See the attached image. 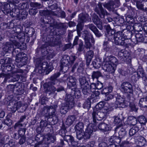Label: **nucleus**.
I'll use <instances>...</instances> for the list:
<instances>
[{"instance_id": "nucleus-1", "label": "nucleus", "mask_w": 147, "mask_h": 147, "mask_svg": "<svg viewBox=\"0 0 147 147\" xmlns=\"http://www.w3.org/2000/svg\"><path fill=\"white\" fill-rule=\"evenodd\" d=\"M113 109L107 102H100L93 109L92 113L93 122L89 124L85 132L86 138L89 139L93 131H95L96 123L101 120Z\"/></svg>"}, {"instance_id": "nucleus-2", "label": "nucleus", "mask_w": 147, "mask_h": 147, "mask_svg": "<svg viewBox=\"0 0 147 147\" xmlns=\"http://www.w3.org/2000/svg\"><path fill=\"white\" fill-rule=\"evenodd\" d=\"M104 62L105 63L102 68L105 72L108 73H113L115 71L117 65L118 63L116 58L111 55H109V53L107 52L103 57Z\"/></svg>"}, {"instance_id": "nucleus-3", "label": "nucleus", "mask_w": 147, "mask_h": 147, "mask_svg": "<svg viewBox=\"0 0 147 147\" xmlns=\"http://www.w3.org/2000/svg\"><path fill=\"white\" fill-rule=\"evenodd\" d=\"M14 49L11 52L13 55H16V62L17 63V66L20 67L25 65L27 61L26 55L23 52L19 53L20 49H22L20 44L15 40L13 41Z\"/></svg>"}, {"instance_id": "nucleus-4", "label": "nucleus", "mask_w": 147, "mask_h": 147, "mask_svg": "<svg viewBox=\"0 0 147 147\" xmlns=\"http://www.w3.org/2000/svg\"><path fill=\"white\" fill-rule=\"evenodd\" d=\"M57 105L45 107L42 112V114L45 117L52 118V124L56 123L58 121V116L56 112V109L57 108Z\"/></svg>"}, {"instance_id": "nucleus-5", "label": "nucleus", "mask_w": 147, "mask_h": 147, "mask_svg": "<svg viewBox=\"0 0 147 147\" xmlns=\"http://www.w3.org/2000/svg\"><path fill=\"white\" fill-rule=\"evenodd\" d=\"M46 39V41L44 44L41 47L42 55L43 56L47 55L49 53L48 51L49 46H53L59 44V42L57 40L55 37H43V40Z\"/></svg>"}, {"instance_id": "nucleus-6", "label": "nucleus", "mask_w": 147, "mask_h": 147, "mask_svg": "<svg viewBox=\"0 0 147 147\" xmlns=\"http://www.w3.org/2000/svg\"><path fill=\"white\" fill-rule=\"evenodd\" d=\"M64 100L65 102L62 104L60 110L63 114H65L69 109L74 107L75 105L74 98L71 94H66Z\"/></svg>"}, {"instance_id": "nucleus-7", "label": "nucleus", "mask_w": 147, "mask_h": 147, "mask_svg": "<svg viewBox=\"0 0 147 147\" xmlns=\"http://www.w3.org/2000/svg\"><path fill=\"white\" fill-rule=\"evenodd\" d=\"M60 74L59 72H57L54 74L50 78L51 81L47 83H46L44 84V86L45 87H46L47 86H48V87H47V92H51V93H54L56 90L55 88L52 85L59 83V81L57 79V78L59 76Z\"/></svg>"}, {"instance_id": "nucleus-8", "label": "nucleus", "mask_w": 147, "mask_h": 147, "mask_svg": "<svg viewBox=\"0 0 147 147\" xmlns=\"http://www.w3.org/2000/svg\"><path fill=\"white\" fill-rule=\"evenodd\" d=\"M120 4V0H108V2L104 3L103 5L109 11H113L115 8L119 7Z\"/></svg>"}, {"instance_id": "nucleus-9", "label": "nucleus", "mask_w": 147, "mask_h": 147, "mask_svg": "<svg viewBox=\"0 0 147 147\" xmlns=\"http://www.w3.org/2000/svg\"><path fill=\"white\" fill-rule=\"evenodd\" d=\"M120 89L123 93L127 95L129 97L130 94L133 93V90L132 85L128 82H124L121 85Z\"/></svg>"}, {"instance_id": "nucleus-10", "label": "nucleus", "mask_w": 147, "mask_h": 147, "mask_svg": "<svg viewBox=\"0 0 147 147\" xmlns=\"http://www.w3.org/2000/svg\"><path fill=\"white\" fill-rule=\"evenodd\" d=\"M12 11L14 12L12 14V16L16 17L18 20H23L27 17L28 13L25 10L20 11L18 9H13Z\"/></svg>"}, {"instance_id": "nucleus-11", "label": "nucleus", "mask_w": 147, "mask_h": 147, "mask_svg": "<svg viewBox=\"0 0 147 147\" xmlns=\"http://www.w3.org/2000/svg\"><path fill=\"white\" fill-rule=\"evenodd\" d=\"M130 53L127 51L122 49L119 51L118 53L119 58L121 60L124 61L130 62L131 61Z\"/></svg>"}, {"instance_id": "nucleus-12", "label": "nucleus", "mask_w": 147, "mask_h": 147, "mask_svg": "<svg viewBox=\"0 0 147 147\" xmlns=\"http://www.w3.org/2000/svg\"><path fill=\"white\" fill-rule=\"evenodd\" d=\"M94 10L101 18H104L106 15L109 14L107 11L102 7V4L100 2L98 3L97 6L95 7Z\"/></svg>"}, {"instance_id": "nucleus-13", "label": "nucleus", "mask_w": 147, "mask_h": 147, "mask_svg": "<svg viewBox=\"0 0 147 147\" xmlns=\"http://www.w3.org/2000/svg\"><path fill=\"white\" fill-rule=\"evenodd\" d=\"M24 106V104L20 101L16 102V101H10L7 107L11 109L12 112H15L17 109L21 107Z\"/></svg>"}, {"instance_id": "nucleus-14", "label": "nucleus", "mask_w": 147, "mask_h": 147, "mask_svg": "<svg viewBox=\"0 0 147 147\" xmlns=\"http://www.w3.org/2000/svg\"><path fill=\"white\" fill-rule=\"evenodd\" d=\"M30 6L32 8L29 9V13L31 16L35 15L38 12V8H40L42 6L41 4L37 2H31L30 3Z\"/></svg>"}, {"instance_id": "nucleus-15", "label": "nucleus", "mask_w": 147, "mask_h": 147, "mask_svg": "<svg viewBox=\"0 0 147 147\" xmlns=\"http://www.w3.org/2000/svg\"><path fill=\"white\" fill-rule=\"evenodd\" d=\"M126 102L125 98L118 94L116 97V100L115 102V105H116L115 108H124L126 105Z\"/></svg>"}, {"instance_id": "nucleus-16", "label": "nucleus", "mask_w": 147, "mask_h": 147, "mask_svg": "<svg viewBox=\"0 0 147 147\" xmlns=\"http://www.w3.org/2000/svg\"><path fill=\"white\" fill-rule=\"evenodd\" d=\"M119 137L117 136H113L112 137L111 139H110V141H111V140L114 139V142H115L117 144L119 143L121 141V139L124 138L126 134V132L123 129H121V130L119 132Z\"/></svg>"}, {"instance_id": "nucleus-17", "label": "nucleus", "mask_w": 147, "mask_h": 147, "mask_svg": "<svg viewBox=\"0 0 147 147\" xmlns=\"http://www.w3.org/2000/svg\"><path fill=\"white\" fill-rule=\"evenodd\" d=\"M47 68L52 70L53 69V67H51L49 68L48 63L45 61H44L43 62H41L39 64L38 71L39 73L42 74L44 73L45 70Z\"/></svg>"}, {"instance_id": "nucleus-18", "label": "nucleus", "mask_w": 147, "mask_h": 147, "mask_svg": "<svg viewBox=\"0 0 147 147\" xmlns=\"http://www.w3.org/2000/svg\"><path fill=\"white\" fill-rule=\"evenodd\" d=\"M66 55L64 56L61 61V69L65 72L68 70L69 67L68 65L69 64V60L66 59Z\"/></svg>"}, {"instance_id": "nucleus-19", "label": "nucleus", "mask_w": 147, "mask_h": 147, "mask_svg": "<svg viewBox=\"0 0 147 147\" xmlns=\"http://www.w3.org/2000/svg\"><path fill=\"white\" fill-rule=\"evenodd\" d=\"M92 92L91 90V95H89L90 97H88V98L90 100V102L91 101V100H92V101L94 102L97 101L99 98L100 92L99 91L96 90H94Z\"/></svg>"}, {"instance_id": "nucleus-20", "label": "nucleus", "mask_w": 147, "mask_h": 147, "mask_svg": "<svg viewBox=\"0 0 147 147\" xmlns=\"http://www.w3.org/2000/svg\"><path fill=\"white\" fill-rule=\"evenodd\" d=\"M14 45L13 42L12 43L10 42H7L3 46V50L5 53L7 52H11L13 49Z\"/></svg>"}, {"instance_id": "nucleus-21", "label": "nucleus", "mask_w": 147, "mask_h": 147, "mask_svg": "<svg viewBox=\"0 0 147 147\" xmlns=\"http://www.w3.org/2000/svg\"><path fill=\"white\" fill-rule=\"evenodd\" d=\"M1 7V9L3 12L5 14L10 13V14L12 15V13L13 12H11L10 9L9 5L8 3H3Z\"/></svg>"}, {"instance_id": "nucleus-22", "label": "nucleus", "mask_w": 147, "mask_h": 147, "mask_svg": "<svg viewBox=\"0 0 147 147\" xmlns=\"http://www.w3.org/2000/svg\"><path fill=\"white\" fill-rule=\"evenodd\" d=\"M66 80L67 82V85L69 88L75 87L76 81V79L75 78L72 76H70L67 78Z\"/></svg>"}, {"instance_id": "nucleus-23", "label": "nucleus", "mask_w": 147, "mask_h": 147, "mask_svg": "<svg viewBox=\"0 0 147 147\" xmlns=\"http://www.w3.org/2000/svg\"><path fill=\"white\" fill-rule=\"evenodd\" d=\"M85 43V47L86 49H90L94 44V40L93 37H84Z\"/></svg>"}, {"instance_id": "nucleus-24", "label": "nucleus", "mask_w": 147, "mask_h": 147, "mask_svg": "<svg viewBox=\"0 0 147 147\" xmlns=\"http://www.w3.org/2000/svg\"><path fill=\"white\" fill-rule=\"evenodd\" d=\"M51 27L60 29H66L67 26L65 24L54 22L50 25Z\"/></svg>"}, {"instance_id": "nucleus-25", "label": "nucleus", "mask_w": 147, "mask_h": 147, "mask_svg": "<svg viewBox=\"0 0 147 147\" xmlns=\"http://www.w3.org/2000/svg\"><path fill=\"white\" fill-rule=\"evenodd\" d=\"M129 35H131V32L124 30L122 31H119L115 33L114 37H127Z\"/></svg>"}, {"instance_id": "nucleus-26", "label": "nucleus", "mask_w": 147, "mask_h": 147, "mask_svg": "<svg viewBox=\"0 0 147 147\" xmlns=\"http://www.w3.org/2000/svg\"><path fill=\"white\" fill-rule=\"evenodd\" d=\"M78 21L84 23L88 20L89 16L88 14L81 13L78 15Z\"/></svg>"}, {"instance_id": "nucleus-27", "label": "nucleus", "mask_w": 147, "mask_h": 147, "mask_svg": "<svg viewBox=\"0 0 147 147\" xmlns=\"http://www.w3.org/2000/svg\"><path fill=\"white\" fill-rule=\"evenodd\" d=\"M98 127L100 130L104 131H110L111 129V127L109 125L103 123H99L98 125Z\"/></svg>"}, {"instance_id": "nucleus-28", "label": "nucleus", "mask_w": 147, "mask_h": 147, "mask_svg": "<svg viewBox=\"0 0 147 147\" xmlns=\"http://www.w3.org/2000/svg\"><path fill=\"white\" fill-rule=\"evenodd\" d=\"M103 87L102 83L100 82H98L96 84L94 83H92L90 85V88L92 92H94V90H100Z\"/></svg>"}, {"instance_id": "nucleus-29", "label": "nucleus", "mask_w": 147, "mask_h": 147, "mask_svg": "<svg viewBox=\"0 0 147 147\" xmlns=\"http://www.w3.org/2000/svg\"><path fill=\"white\" fill-rule=\"evenodd\" d=\"M93 56V52L92 51H88L86 54V64L88 66Z\"/></svg>"}, {"instance_id": "nucleus-30", "label": "nucleus", "mask_w": 147, "mask_h": 147, "mask_svg": "<svg viewBox=\"0 0 147 147\" xmlns=\"http://www.w3.org/2000/svg\"><path fill=\"white\" fill-rule=\"evenodd\" d=\"M82 92L83 94L85 95V96L87 97L90 95L91 92V89L90 88V85L89 86H83L81 87Z\"/></svg>"}, {"instance_id": "nucleus-31", "label": "nucleus", "mask_w": 147, "mask_h": 147, "mask_svg": "<svg viewBox=\"0 0 147 147\" xmlns=\"http://www.w3.org/2000/svg\"><path fill=\"white\" fill-rule=\"evenodd\" d=\"M76 119L75 116L74 115L70 116L66 119L65 124L68 126H69L71 125Z\"/></svg>"}, {"instance_id": "nucleus-32", "label": "nucleus", "mask_w": 147, "mask_h": 147, "mask_svg": "<svg viewBox=\"0 0 147 147\" xmlns=\"http://www.w3.org/2000/svg\"><path fill=\"white\" fill-rule=\"evenodd\" d=\"M79 81L80 85L81 87L83 86H89V85L88 82L86 80V78L85 77H82L79 79Z\"/></svg>"}, {"instance_id": "nucleus-33", "label": "nucleus", "mask_w": 147, "mask_h": 147, "mask_svg": "<svg viewBox=\"0 0 147 147\" xmlns=\"http://www.w3.org/2000/svg\"><path fill=\"white\" fill-rule=\"evenodd\" d=\"M77 138L79 140H81L83 138L84 139H88L85 137V132L84 131H76Z\"/></svg>"}, {"instance_id": "nucleus-34", "label": "nucleus", "mask_w": 147, "mask_h": 147, "mask_svg": "<svg viewBox=\"0 0 147 147\" xmlns=\"http://www.w3.org/2000/svg\"><path fill=\"white\" fill-rule=\"evenodd\" d=\"M45 141H50L52 143H53L56 139V137L51 134H49L45 136Z\"/></svg>"}, {"instance_id": "nucleus-35", "label": "nucleus", "mask_w": 147, "mask_h": 147, "mask_svg": "<svg viewBox=\"0 0 147 147\" xmlns=\"http://www.w3.org/2000/svg\"><path fill=\"white\" fill-rule=\"evenodd\" d=\"M83 23L80 22L78 21V24L76 26V29L77 33L79 36H80L81 35L80 31H82L84 27Z\"/></svg>"}, {"instance_id": "nucleus-36", "label": "nucleus", "mask_w": 147, "mask_h": 147, "mask_svg": "<svg viewBox=\"0 0 147 147\" xmlns=\"http://www.w3.org/2000/svg\"><path fill=\"white\" fill-rule=\"evenodd\" d=\"M84 124L82 122H79L75 126V129L76 131H84Z\"/></svg>"}, {"instance_id": "nucleus-37", "label": "nucleus", "mask_w": 147, "mask_h": 147, "mask_svg": "<svg viewBox=\"0 0 147 147\" xmlns=\"http://www.w3.org/2000/svg\"><path fill=\"white\" fill-rule=\"evenodd\" d=\"M103 50L106 51L105 54L107 53H109V55H111L109 53V51L111 49V47L109 45V43L107 41L104 42L103 44Z\"/></svg>"}, {"instance_id": "nucleus-38", "label": "nucleus", "mask_w": 147, "mask_h": 147, "mask_svg": "<svg viewBox=\"0 0 147 147\" xmlns=\"http://www.w3.org/2000/svg\"><path fill=\"white\" fill-rule=\"evenodd\" d=\"M139 130V127L135 126L132 127L129 130V134L130 136H132L135 134Z\"/></svg>"}, {"instance_id": "nucleus-39", "label": "nucleus", "mask_w": 147, "mask_h": 147, "mask_svg": "<svg viewBox=\"0 0 147 147\" xmlns=\"http://www.w3.org/2000/svg\"><path fill=\"white\" fill-rule=\"evenodd\" d=\"M138 142V144L140 146H144L146 143V140L144 138L141 136L138 137L137 138Z\"/></svg>"}, {"instance_id": "nucleus-40", "label": "nucleus", "mask_w": 147, "mask_h": 147, "mask_svg": "<svg viewBox=\"0 0 147 147\" xmlns=\"http://www.w3.org/2000/svg\"><path fill=\"white\" fill-rule=\"evenodd\" d=\"M134 30L139 32L143 29L142 25L140 23H136L134 24Z\"/></svg>"}, {"instance_id": "nucleus-41", "label": "nucleus", "mask_w": 147, "mask_h": 147, "mask_svg": "<svg viewBox=\"0 0 147 147\" xmlns=\"http://www.w3.org/2000/svg\"><path fill=\"white\" fill-rule=\"evenodd\" d=\"M64 139L68 143L70 142L71 144L74 142V139L73 137L71 135L65 136Z\"/></svg>"}, {"instance_id": "nucleus-42", "label": "nucleus", "mask_w": 147, "mask_h": 147, "mask_svg": "<svg viewBox=\"0 0 147 147\" xmlns=\"http://www.w3.org/2000/svg\"><path fill=\"white\" fill-rule=\"evenodd\" d=\"M138 120L140 123L144 125L147 120L145 117L143 116H141L138 117Z\"/></svg>"}, {"instance_id": "nucleus-43", "label": "nucleus", "mask_w": 147, "mask_h": 147, "mask_svg": "<svg viewBox=\"0 0 147 147\" xmlns=\"http://www.w3.org/2000/svg\"><path fill=\"white\" fill-rule=\"evenodd\" d=\"M137 74L139 77L142 78L144 76L145 74L143 69L141 67H139L138 69Z\"/></svg>"}, {"instance_id": "nucleus-44", "label": "nucleus", "mask_w": 147, "mask_h": 147, "mask_svg": "<svg viewBox=\"0 0 147 147\" xmlns=\"http://www.w3.org/2000/svg\"><path fill=\"white\" fill-rule=\"evenodd\" d=\"M144 98H141L139 102V106L141 107H147V101Z\"/></svg>"}, {"instance_id": "nucleus-45", "label": "nucleus", "mask_w": 147, "mask_h": 147, "mask_svg": "<svg viewBox=\"0 0 147 147\" xmlns=\"http://www.w3.org/2000/svg\"><path fill=\"white\" fill-rule=\"evenodd\" d=\"M144 2L145 1H144L143 2H142L140 1H137L136 3V5L137 8L139 9L144 11Z\"/></svg>"}, {"instance_id": "nucleus-46", "label": "nucleus", "mask_w": 147, "mask_h": 147, "mask_svg": "<svg viewBox=\"0 0 147 147\" xmlns=\"http://www.w3.org/2000/svg\"><path fill=\"white\" fill-rule=\"evenodd\" d=\"M92 20L95 24H97L98 23H100L101 21V20L99 18L98 16L96 14H94L92 16Z\"/></svg>"}, {"instance_id": "nucleus-47", "label": "nucleus", "mask_w": 147, "mask_h": 147, "mask_svg": "<svg viewBox=\"0 0 147 147\" xmlns=\"http://www.w3.org/2000/svg\"><path fill=\"white\" fill-rule=\"evenodd\" d=\"M101 76V73L99 71H93L92 75V78L93 80L94 78L98 79Z\"/></svg>"}, {"instance_id": "nucleus-48", "label": "nucleus", "mask_w": 147, "mask_h": 147, "mask_svg": "<svg viewBox=\"0 0 147 147\" xmlns=\"http://www.w3.org/2000/svg\"><path fill=\"white\" fill-rule=\"evenodd\" d=\"M115 43L117 45H122L123 41L122 37H113Z\"/></svg>"}, {"instance_id": "nucleus-49", "label": "nucleus", "mask_w": 147, "mask_h": 147, "mask_svg": "<svg viewBox=\"0 0 147 147\" xmlns=\"http://www.w3.org/2000/svg\"><path fill=\"white\" fill-rule=\"evenodd\" d=\"M28 31L26 33L28 36H28V37H32V36H35V35H34L35 33V31L34 28H28Z\"/></svg>"}, {"instance_id": "nucleus-50", "label": "nucleus", "mask_w": 147, "mask_h": 147, "mask_svg": "<svg viewBox=\"0 0 147 147\" xmlns=\"http://www.w3.org/2000/svg\"><path fill=\"white\" fill-rule=\"evenodd\" d=\"M92 64L94 67L96 68H99L101 65L100 62H98L97 59H94L92 61Z\"/></svg>"}, {"instance_id": "nucleus-51", "label": "nucleus", "mask_w": 147, "mask_h": 147, "mask_svg": "<svg viewBox=\"0 0 147 147\" xmlns=\"http://www.w3.org/2000/svg\"><path fill=\"white\" fill-rule=\"evenodd\" d=\"M122 38L123 41L122 42V45L130 44L131 40L130 38L127 39L125 38V37H122Z\"/></svg>"}, {"instance_id": "nucleus-52", "label": "nucleus", "mask_w": 147, "mask_h": 147, "mask_svg": "<svg viewBox=\"0 0 147 147\" xmlns=\"http://www.w3.org/2000/svg\"><path fill=\"white\" fill-rule=\"evenodd\" d=\"M144 37H134V38L131 39V41L133 42V44H136L138 42V41H143L142 40H140V39H143Z\"/></svg>"}, {"instance_id": "nucleus-53", "label": "nucleus", "mask_w": 147, "mask_h": 147, "mask_svg": "<svg viewBox=\"0 0 147 147\" xmlns=\"http://www.w3.org/2000/svg\"><path fill=\"white\" fill-rule=\"evenodd\" d=\"M40 16H47L50 14V12L48 10H40L39 11Z\"/></svg>"}, {"instance_id": "nucleus-54", "label": "nucleus", "mask_w": 147, "mask_h": 147, "mask_svg": "<svg viewBox=\"0 0 147 147\" xmlns=\"http://www.w3.org/2000/svg\"><path fill=\"white\" fill-rule=\"evenodd\" d=\"M115 31L114 30H110L107 32V33L106 34V35L107 36H113L114 37V35H115Z\"/></svg>"}, {"instance_id": "nucleus-55", "label": "nucleus", "mask_w": 147, "mask_h": 147, "mask_svg": "<svg viewBox=\"0 0 147 147\" xmlns=\"http://www.w3.org/2000/svg\"><path fill=\"white\" fill-rule=\"evenodd\" d=\"M20 7L22 9H25L29 8V5L27 2L22 3Z\"/></svg>"}, {"instance_id": "nucleus-56", "label": "nucleus", "mask_w": 147, "mask_h": 147, "mask_svg": "<svg viewBox=\"0 0 147 147\" xmlns=\"http://www.w3.org/2000/svg\"><path fill=\"white\" fill-rule=\"evenodd\" d=\"M66 59H68V60H69V61H70L72 63L74 62L76 59L75 56L71 55L70 56V57H69L66 55Z\"/></svg>"}, {"instance_id": "nucleus-57", "label": "nucleus", "mask_w": 147, "mask_h": 147, "mask_svg": "<svg viewBox=\"0 0 147 147\" xmlns=\"http://www.w3.org/2000/svg\"><path fill=\"white\" fill-rule=\"evenodd\" d=\"M88 27L93 32L97 29L96 27L93 24H90L87 25Z\"/></svg>"}, {"instance_id": "nucleus-58", "label": "nucleus", "mask_w": 147, "mask_h": 147, "mask_svg": "<svg viewBox=\"0 0 147 147\" xmlns=\"http://www.w3.org/2000/svg\"><path fill=\"white\" fill-rule=\"evenodd\" d=\"M113 97L114 95H113L111 94H109L106 95L105 100L106 101H108L113 99Z\"/></svg>"}, {"instance_id": "nucleus-59", "label": "nucleus", "mask_w": 147, "mask_h": 147, "mask_svg": "<svg viewBox=\"0 0 147 147\" xmlns=\"http://www.w3.org/2000/svg\"><path fill=\"white\" fill-rule=\"evenodd\" d=\"M47 122L45 120H42L40 122V126L42 128L45 127L47 125Z\"/></svg>"}, {"instance_id": "nucleus-60", "label": "nucleus", "mask_w": 147, "mask_h": 147, "mask_svg": "<svg viewBox=\"0 0 147 147\" xmlns=\"http://www.w3.org/2000/svg\"><path fill=\"white\" fill-rule=\"evenodd\" d=\"M122 120V118H120L118 116L116 117L114 119V123L116 124H118L121 122Z\"/></svg>"}, {"instance_id": "nucleus-61", "label": "nucleus", "mask_w": 147, "mask_h": 147, "mask_svg": "<svg viewBox=\"0 0 147 147\" xmlns=\"http://www.w3.org/2000/svg\"><path fill=\"white\" fill-rule=\"evenodd\" d=\"M83 107L84 109H89L91 107L90 103V102H84Z\"/></svg>"}, {"instance_id": "nucleus-62", "label": "nucleus", "mask_w": 147, "mask_h": 147, "mask_svg": "<svg viewBox=\"0 0 147 147\" xmlns=\"http://www.w3.org/2000/svg\"><path fill=\"white\" fill-rule=\"evenodd\" d=\"M26 138L25 136H22L21 138L20 139L19 141V143L20 144H23L25 142Z\"/></svg>"}, {"instance_id": "nucleus-63", "label": "nucleus", "mask_w": 147, "mask_h": 147, "mask_svg": "<svg viewBox=\"0 0 147 147\" xmlns=\"http://www.w3.org/2000/svg\"><path fill=\"white\" fill-rule=\"evenodd\" d=\"M84 46L83 45V43L81 42L79 45V47L78 48V50L79 51H83L84 49Z\"/></svg>"}, {"instance_id": "nucleus-64", "label": "nucleus", "mask_w": 147, "mask_h": 147, "mask_svg": "<svg viewBox=\"0 0 147 147\" xmlns=\"http://www.w3.org/2000/svg\"><path fill=\"white\" fill-rule=\"evenodd\" d=\"M7 24L5 23H3L1 24L0 28L1 29L4 30L7 29Z\"/></svg>"}]
</instances>
